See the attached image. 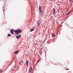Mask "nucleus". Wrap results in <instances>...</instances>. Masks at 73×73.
Wrapping results in <instances>:
<instances>
[{
  "label": "nucleus",
  "instance_id": "1",
  "mask_svg": "<svg viewBox=\"0 0 73 73\" xmlns=\"http://www.w3.org/2000/svg\"><path fill=\"white\" fill-rule=\"evenodd\" d=\"M41 6L39 5V14H40V15L41 16L43 14V13L42 11V10H41Z\"/></svg>",
  "mask_w": 73,
  "mask_h": 73
},
{
  "label": "nucleus",
  "instance_id": "2",
  "mask_svg": "<svg viewBox=\"0 0 73 73\" xmlns=\"http://www.w3.org/2000/svg\"><path fill=\"white\" fill-rule=\"evenodd\" d=\"M36 24L38 27H40L41 24L40 23V22L38 21H37Z\"/></svg>",
  "mask_w": 73,
  "mask_h": 73
},
{
  "label": "nucleus",
  "instance_id": "3",
  "mask_svg": "<svg viewBox=\"0 0 73 73\" xmlns=\"http://www.w3.org/2000/svg\"><path fill=\"white\" fill-rule=\"evenodd\" d=\"M53 12L52 13V14L53 15H55L56 14V10H55V9L53 8Z\"/></svg>",
  "mask_w": 73,
  "mask_h": 73
},
{
  "label": "nucleus",
  "instance_id": "4",
  "mask_svg": "<svg viewBox=\"0 0 73 73\" xmlns=\"http://www.w3.org/2000/svg\"><path fill=\"white\" fill-rule=\"evenodd\" d=\"M13 31H14V30H11L10 31L11 33L12 34L15 35V34L14 33H13Z\"/></svg>",
  "mask_w": 73,
  "mask_h": 73
},
{
  "label": "nucleus",
  "instance_id": "5",
  "mask_svg": "<svg viewBox=\"0 0 73 73\" xmlns=\"http://www.w3.org/2000/svg\"><path fill=\"white\" fill-rule=\"evenodd\" d=\"M26 64L27 65V66H28V60H26Z\"/></svg>",
  "mask_w": 73,
  "mask_h": 73
},
{
  "label": "nucleus",
  "instance_id": "6",
  "mask_svg": "<svg viewBox=\"0 0 73 73\" xmlns=\"http://www.w3.org/2000/svg\"><path fill=\"white\" fill-rule=\"evenodd\" d=\"M32 68H30V69L29 70V72H30L31 73L32 72Z\"/></svg>",
  "mask_w": 73,
  "mask_h": 73
},
{
  "label": "nucleus",
  "instance_id": "7",
  "mask_svg": "<svg viewBox=\"0 0 73 73\" xmlns=\"http://www.w3.org/2000/svg\"><path fill=\"white\" fill-rule=\"evenodd\" d=\"M21 30L20 29H18V33H20L21 32Z\"/></svg>",
  "mask_w": 73,
  "mask_h": 73
},
{
  "label": "nucleus",
  "instance_id": "8",
  "mask_svg": "<svg viewBox=\"0 0 73 73\" xmlns=\"http://www.w3.org/2000/svg\"><path fill=\"white\" fill-rule=\"evenodd\" d=\"M19 53V51H17L15 52L14 54H17Z\"/></svg>",
  "mask_w": 73,
  "mask_h": 73
},
{
  "label": "nucleus",
  "instance_id": "9",
  "mask_svg": "<svg viewBox=\"0 0 73 73\" xmlns=\"http://www.w3.org/2000/svg\"><path fill=\"white\" fill-rule=\"evenodd\" d=\"M55 35V34H54V33H52V37H54V36Z\"/></svg>",
  "mask_w": 73,
  "mask_h": 73
},
{
  "label": "nucleus",
  "instance_id": "10",
  "mask_svg": "<svg viewBox=\"0 0 73 73\" xmlns=\"http://www.w3.org/2000/svg\"><path fill=\"white\" fill-rule=\"evenodd\" d=\"M3 10L4 13V11H5V8H4V7H3Z\"/></svg>",
  "mask_w": 73,
  "mask_h": 73
},
{
  "label": "nucleus",
  "instance_id": "11",
  "mask_svg": "<svg viewBox=\"0 0 73 73\" xmlns=\"http://www.w3.org/2000/svg\"><path fill=\"white\" fill-rule=\"evenodd\" d=\"M31 29H33V30H34V29H35V27H32Z\"/></svg>",
  "mask_w": 73,
  "mask_h": 73
},
{
  "label": "nucleus",
  "instance_id": "12",
  "mask_svg": "<svg viewBox=\"0 0 73 73\" xmlns=\"http://www.w3.org/2000/svg\"><path fill=\"white\" fill-rule=\"evenodd\" d=\"M14 32H17V33H18V31H17V30H15Z\"/></svg>",
  "mask_w": 73,
  "mask_h": 73
},
{
  "label": "nucleus",
  "instance_id": "13",
  "mask_svg": "<svg viewBox=\"0 0 73 73\" xmlns=\"http://www.w3.org/2000/svg\"><path fill=\"white\" fill-rule=\"evenodd\" d=\"M34 31V30H33V29H31V30L30 31V32H32V31Z\"/></svg>",
  "mask_w": 73,
  "mask_h": 73
},
{
  "label": "nucleus",
  "instance_id": "14",
  "mask_svg": "<svg viewBox=\"0 0 73 73\" xmlns=\"http://www.w3.org/2000/svg\"><path fill=\"white\" fill-rule=\"evenodd\" d=\"M11 35L10 34H9L7 36H11Z\"/></svg>",
  "mask_w": 73,
  "mask_h": 73
},
{
  "label": "nucleus",
  "instance_id": "15",
  "mask_svg": "<svg viewBox=\"0 0 73 73\" xmlns=\"http://www.w3.org/2000/svg\"><path fill=\"white\" fill-rule=\"evenodd\" d=\"M70 13V12H69L67 14V15H69V13Z\"/></svg>",
  "mask_w": 73,
  "mask_h": 73
},
{
  "label": "nucleus",
  "instance_id": "16",
  "mask_svg": "<svg viewBox=\"0 0 73 73\" xmlns=\"http://www.w3.org/2000/svg\"><path fill=\"white\" fill-rule=\"evenodd\" d=\"M0 72H3V70L1 69H0Z\"/></svg>",
  "mask_w": 73,
  "mask_h": 73
},
{
  "label": "nucleus",
  "instance_id": "17",
  "mask_svg": "<svg viewBox=\"0 0 73 73\" xmlns=\"http://www.w3.org/2000/svg\"><path fill=\"white\" fill-rule=\"evenodd\" d=\"M16 37L17 38V39L19 38V37L18 36H17Z\"/></svg>",
  "mask_w": 73,
  "mask_h": 73
},
{
  "label": "nucleus",
  "instance_id": "18",
  "mask_svg": "<svg viewBox=\"0 0 73 73\" xmlns=\"http://www.w3.org/2000/svg\"><path fill=\"white\" fill-rule=\"evenodd\" d=\"M18 36H19V37H21V35H19Z\"/></svg>",
  "mask_w": 73,
  "mask_h": 73
},
{
  "label": "nucleus",
  "instance_id": "19",
  "mask_svg": "<svg viewBox=\"0 0 73 73\" xmlns=\"http://www.w3.org/2000/svg\"><path fill=\"white\" fill-rule=\"evenodd\" d=\"M39 62V60H38L37 62V63H38Z\"/></svg>",
  "mask_w": 73,
  "mask_h": 73
},
{
  "label": "nucleus",
  "instance_id": "20",
  "mask_svg": "<svg viewBox=\"0 0 73 73\" xmlns=\"http://www.w3.org/2000/svg\"><path fill=\"white\" fill-rule=\"evenodd\" d=\"M66 70H69V69H66Z\"/></svg>",
  "mask_w": 73,
  "mask_h": 73
},
{
  "label": "nucleus",
  "instance_id": "21",
  "mask_svg": "<svg viewBox=\"0 0 73 73\" xmlns=\"http://www.w3.org/2000/svg\"><path fill=\"white\" fill-rule=\"evenodd\" d=\"M50 0V1H53V0Z\"/></svg>",
  "mask_w": 73,
  "mask_h": 73
},
{
  "label": "nucleus",
  "instance_id": "22",
  "mask_svg": "<svg viewBox=\"0 0 73 73\" xmlns=\"http://www.w3.org/2000/svg\"><path fill=\"white\" fill-rule=\"evenodd\" d=\"M19 35V34H18V33H17V35Z\"/></svg>",
  "mask_w": 73,
  "mask_h": 73
},
{
  "label": "nucleus",
  "instance_id": "23",
  "mask_svg": "<svg viewBox=\"0 0 73 73\" xmlns=\"http://www.w3.org/2000/svg\"><path fill=\"white\" fill-rule=\"evenodd\" d=\"M21 62H20V64H21Z\"/></svg>",
  "mask_w": 73,
  "mask_h": 73
},
{
  "label": "nucleus",
  "instance_id": "24",
  "mask_svg": "<svg viewBox=\"0 0 73 73\" xmlns=\"http://www.w3.org/2000/svg\"><path fill=\"white\" fill-rule=\"evenodd\" d=\"M69 1H71V0H69Z\"/></svg>",
  "mask_w": 73,
  "mask_h": 73
},
{
  "label": "nucleus",
  "instance_id": "25",
  "mask_svg": "<svg viewBox=\"0 0 73 73\" xmlns=\"http://www.w3.org/2000/svg\"><path fill=\"white\" fill-rule=\"evenodd\" d=\"M39 35H40V33H39Z\"/></svg>",
  "mask_w": 73,
  "mask_h": 73
},
{
  "label": "nucleus",
  "instance_id": "26",
  "mask_svg": "<svg viewBox=\"0 0 73 73\" xmlns=\"http://www.w3.org/2000/svg\"><path fill=\"white\" fill-rule=\"evenodd\" d=\"M29 38V39L31 38V37H30Z\"/></svg>",
  "mask_w": 73,
  "mask_h": 73
},
{
  "label": "nucleus",
  "instance_id": "27",
  "mask_svg": "<svg viewBox=\"0 0 73 73\" xmlns=\"http://www.w3.org/2000/svg\"><path fill=\"white\" fill-rule=\"evenodd\" d=\"M51 18H52V17H51Z\"/></svg>",
  "mask_w": 73,
  "mask_h": 73
}]
</instances>
